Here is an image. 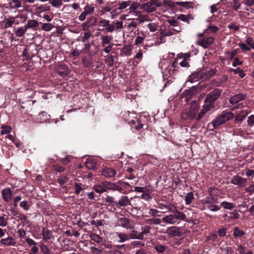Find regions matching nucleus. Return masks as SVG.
<instances>
[{
	"label": "nucleus",
	"mask_w": 254,
	"mask_h": 254,
	"mask_svg": "<svg viewBox=\"0 0 254 254\" xmlns=\"http://www.w3.org/2000/svg\"><path fill=\"white\" fill-rule=\"evenodd\" d=\"M54 27L52 23H44L42 25V29L46 31H50Z\"/></svg>",
	"instance_id": "obj_51"
},
{
	"label": "nucleus",
	"mask_w": 254,
	"mask_h": 254,
	"mask_svg": "<svg viewBox=\"0 0 254 254\" xmlns=\"http://www.w3.org/2000/svg\"><path fill=\"white\" fill-rule=\"evenodd\" d=\"M221 205L224 208L229 210H231L235 207V205L231 202L227 201H223L221 203Z\"/></svg>",
	"instance_id": "obj_36"
},
{
	"label": "nucleus",
	"mask_w": 254,
	"mask_h": 254,
	"mask_svg": "<svg viewBox=\"0 0 254 254\" xmlns=\"http://www.w3.org/2000/svg\"><path fill=\"white\" fill-rule=\"evenodd\" d=\"M231 183L239 188H243L246 186L247 180L246 179L243 178L240 176L235 175L232 178Z\"/></svg>",
	"instance_id": "obj_6"
},
{
	"label": "nucleus",
	"mask_w": 254,
	"mask_h": 254,
	"mask_svg": "<svg viewBox=\"0 0 254 254\" xmlns=\"http://www.w3.org/2000/svg\"><path fill=\"white\" fill-rule=\"evenodd\" d=\"M166 233L172 237H179L181 235L180 228L175 226L168 228L166 230Z\"/></svg>",
	"instance_id": "obj_12"
},
{
	"label": "nucleus",
	"mask_w": 254,
	"mask_h": 254,
	"mask_svg": "<svg viewBox=\"0 0 254 254\" xmlns=\"http://www.w3.org/2000/svg\"><path fill=\"white\" fill-rule=\"evenodd\" d=\"M227 229L226 228L223 227L221 229H219L218 230V233L220 237H224L226 234Z\"/></svg>",
	"instance_id": "obj_62"
},
{
	"label": "nucleus",
	"mask_w": 254,
	"mask_h": 254,
	"mask_svg": "<svg viewBox=\"0 0 254 254\" xmlns=\"http://www.w3.org/2000/svg\"><path fill=\"white\" fill-rule=\"evenodd\" d=\"M143 8L147 12H152L156 9L155 4L153 2H147L143 4Z\"/></svg>",
	"instance_id": "obj_16"
},
{
	"label": "nucleus",
	"mask_w": 254,
	"mask_h": 254,
	"mask_svg": "<svg viewBox=\"0 0 254 254\" xmlns=\"http://www.w3.org/2000/svg\"><path fill=\"white\" fill-rule=\"evenodd\" d=\"M233 117L234 114L232 112L223 111L215 120L212 121L211 124L213 128L216 129L221 125L233 119Z\"/></svg>",
	"instance_id": "obj_2"
},
{
	"label": "nucleus",
	"mask_w": 254,
	"mask_h": 254,
	"mask_svg": "<svg viewBox=\"0 0 254 254\" xmlns=\"http://www.w3.org/2000/svg\"><path fill=\"white\" fill-rule=\"evenodd\" d=\"M193 198V194L192 192L188 193L185 198L186 203L187 204H190Z\"/></svg>",
	"instance_id": "obj_38"
},
{
	"label": "nucleus",
	"mask_w": 254,
	"mask_h": 254,
	"mask_svg": "<svg viewBox=\"0 0 254 254\" xmlns=\"http://www.w3.org/2000/svg\"><path fill=\"white\" fill-rule=\"evenodd\" d=\"M236 250L237 252H238L239 254H245L246 253L245 248L241 244L238 246Z\"/></svg>",
	"instance_id": "obj_63"
},
{
	"label": "nucleus",
	"mask_w": 254,
	"mask_h": 254,
	"mask_svg": "<svg viewBox=\"0 0 254 254\" xmlns=\"http://www.w3.org/2000/svg\"><path fill=\"white\" fill-rule=\"evenodd\" d=\"M16 18V17L10 16L8 18H6L3 21L4 28H8L11 27L14 24Z\"/></svg>",
	"instance_id": "obj_17"
},
{
	"label": "nucleus",
	"mask_w": 254,
	"mask_h": 254,
	"mask_svg": "<svg viewBox=\"0 0 254 254\" xmlns=\"http://www.w3.org/2000/svg\"><path fill=\"white\" fill-rule=\"evenodd\" d=\"M86 22L90 25V26L92 27L96 25L97 19L94 16H90L87 18Z\"/></svg>",
	"instance_id": "obj_47"
},
{
	"label": "nucleus",
	"mask_w": 254,
	"mask_h": 254,
	"mask_svg": "<svg viewBox=\"0 0 254 254\" xmlns=\"http://www.w3.org/2000/svg\"><path fill=\"white\" fill-rule=\"evenodd\" d=\"M222 90L216 88L210 92L205 98L202 109L196 117L197 121H199L206 113L214 107V102L220 97Z\"/></svg>",
	"instance_id": "obj_1"
},
{
	"label": "nucleus",
	"mask_w": 254,
	"mask_h": 254,
	"mask_svg": "<svg viewBox=\"0 0 254 254\" xmlns=\"http://www.w3.org/2000/svg\"><path fill=\"white\" fill-rule=\"evenodd\" d=\"M186 217V215L183 212H177L165 216L162 218V220L167 224H175L185 220Z\"/></svg>",
	"instance_id": "obj_3"
},
{
	"label": "nucleus",
	"mask_w": 254,
	"mask_h": 254,
	"mask_svg": "<svg viewBox=\"0 0 254 254\" xmlns=\"http://www.w3.org/2000/svg\"><path fill=\"white\" fill-rule=\"evenodd\" d=\"M106 254H123V253L118 249H112V250L107 251V252H106Z\"/></svg>",
	"instance_id": "obj_55"
},
{
	"label": "nucleus",
	"mask_w": 254,
	"mask_h": 254,
	"mask_svg": "<svg viewBox=\"0 0 254 254\" xmlns=\"http://www.w3.org/2000/svg\"><path fill=\"white\" fill-rule=\"evenodd\" d=\"M142 198L145 200L149 201L150 199H151L152 197L150 196V195L148 193L143 192L140 197L139 196H134V200L136 201H138L140 200V199Z\"/></svg>",
	"instance_id": "obj_29"
},
{
	"label": "nucleus",
	"mask_w": 254,
	"mask_h": 254,
	"mask_svg": "<svg viewBox=\"0 0 254 254\" xmlns=\"http://www.w3.org/2000/svg\"><path fill=\"white\" fill-rule=\"evenodd\" d=\"M139 6V3L137 2H133L131 3L129 7V12L130 14H134L135 13H139V11H137L136 9Z\"/></svg>",
	"instance_id": "obj_25"
},
{
	"label": "nucleus",
	"mask_w": 254,
	"mask_h": 254,
	"mask_svg": "<svg viewBox=\"0 0 254 254\" xmlns=\"http://www.w3.org/2000/svg\"><path fill=\"white\" fill-rule=\"evenodd\" d=\"M216 69H211L209 71L203 72H202V80H208L211 77L214 76L216 74Z\"/></svg>",
	"instance_id": "obj_20"
},
{
	"label": "nucleus",
	"mask_w": 254,
	"mask_h": 254,
	"mask_svg": "<svg viewBox=\"0 0 254 254\" xmlns=\"http://www.w3.org/2000/svg\"><path fill=\"white\" fill-rule=\"evenodd\" d=\"M83 9L85 10L87 13L92 14L94 11L95 8L92 4H88L84 6Z\"/></svg>",
	"instance_id": "obj_43"
},
{
	"label": "nucleus",
	"mask_w": 254,
	"mask_h": 254,
	"mask_svg": "<svg viewBox=\"0 0 254 254\" xmlns=\"http://www.w3.org/2000/svg\"><path fill=\"white\" fill-rule=\"evenodd\" d=\"M38 22L36 20H30L28 21L27 24L25 25L27 29L37 27Z\"/></svg>",
	"instance_id": "obj_35"
},
{
	"label": "nucleus",
	"mask_w": 254,
	"mask_h": 254,
	"mask_svg": "<svg viewBox=\"0 0 254 254\" xmlns=\"http://www.w3.org/2000/svg\"><path fill=\"white\" fill-rule=\"evenodd\" d=\"M168 211L171 212L172 213H176L177 212H180L176 206L175 205L170 203H167V206L166 207V210L164 211H162V213H166Z\"/></svg>",
	"instance_id": "obj_27"
},
{
	"label": "nucleus",
	"mask_w": 254,
	"mask_h": 254,
	"mask_svg": "<svg viewBox=\"0 0 254 254\" xmlns=\"http://www.w3.org/2000/svg\"><path fill=\"white\" fill-rule=\"evenodd\" d=\"M214 41V39L212 37H209L205 39L198 41L197 43L201 47L207 48L209 46L211 45Z\"/></svg>",
	"instance_id": "obj_15"
},
{
	"label": "nucleus",
	"mask_w": 254,
	"mask_h": 254,
	"mask_svg": "<svg viewBox=\"0 0 254 254\" xmlns=\"http://www.w3.org/2000/svg\"><path fill=\"white\" fill-rule=\"evenodd\" d=\"M231 71H233L235 74H238L241 78H244L246 75L243 70L241 69L240 67L236 69H231Z\"/></svg>",
	"instance_id": "obj_48"
},
{
	"label": "nucleus",
	"mask_w": 254,
	"mask_h": 254,
	"mask_svg": "<svg viewBox=\"0 0 254 254\" xmlns=\"http://www.w3.org/2000/svg\"><path fill=\"white\" fill-rule=\"evenodd\" d=\"M217 198H216L213 195H210L205 197V198L202 200V202L204 204H210L213 203L217 202Z\"/></svg>",
	"instance_id": "obj_30"
},
{
	"label": "nucleus",
	"mask_w": 254,
	"mask_h": 254,
	"mask_svg": "<svg viewBox=\"0 0 254 254\" xmlns=\"http://www.w3.org/2000/svg\"><path fill=\"white\" fill-rule=\"evenodd\" d=\"M245 235V232L243 230H241L238 227H235L234 228L233 236L235 238L241 237Z\"/></svg>",
	"instance_id": "obj_34"
},
{
	"label": "nucleus",
	"mask_w": 254,
	"mask_h": 254,
	"mask_svg": "<svg viewBox=\"0 0 254 254\" xmlns=\"http://www.w3.org/2000/svg\"><path fill=\"white\" fill-rule=\"evenodd\" d=\"M105 201H106V203H108V204H107L108 205H110L112 203H115V202L114 201V197L113 196H110V195H107L105 198Z\"/></svg>",
	"instance_id": "obj_59"
},
{
	"label": "nucleus",
	"mask_w": 254,
	"mask_h": 254,
	"mask_svg": "<svg viewBox=\"0 0 254 254\" xmlns=\"http://www.w3.org/2000/svg\"><path fill=\"white\" fill-rule=\"evenodd\" d=\"M167 249V247L162 245H157L155 247V249L159 253L164 252Z\"/></svg>",
	"instance_id": "obj_49"
},
{
	"label": "nucleus",
	"mask_w": 254,
	"mask_h": 254,
	"mask_svg": "<svg viewBox=\"0 0 254 254\" xmlns=\"http://www.w3.org/2000/svg\"><path fill=\"white\" fill-rule=\"evenodd\" d=\"M0 243L6 246H14L15 242L11 237H8L6 239H2L0 240Z\"/></svg>",
	"instance_id": "obj_19"
},
{
	"label": "nucleus",
	"mask_w": 254,
	"mask_h": 254,
	"mask_svg": "<svg viewBox=\"0 0 254 254\" xmlns=\"http://www.w3.org/2000/svg\"><path fill=\"white\" fill-rule=\"evenodd\" d=\"M206 242H218V236L216 233H213L209 235L207 237L206 239Z\"/></svg>",
	"instance_id": "obj_44"
},
{
	"label": "nucleus",
	"mask_w": 254,
	"mask_h": 254,
	"mask_svg": "<svg viewBox=\"0 0 254 254\" xmlns=\"http://www.w3.org/2000/svg\"><path fill=\"white\" fill-rule=\"evenodd\" d=\"M112 39V37H109L108 35L104 36L102 37V44L103 46L106 44H110Z\"/></svg>",
	"instance_id": "obj_46"
},
{
	"label": "nucleus",
	"mask_w": 254,
	"mask_h": 254,
	"mask_svg": "<svg viewBox=\"0 0 254 254\" xmlns=\"http://www.w3.org/2000/svg\"><path fill=\"white\" fill-rule=\"evenodd\" d=\"M116 174L117 171L115 169L109 167L104 168L101 172L102 175L107 178H113Z\"/></svg>",
	"instance_id": "obj_11"
},
{
	"label": "nucleus",
	"mask_w": 254,
	"mask_h": 254,
	"mask_svg": "<svg viewBox=\"0 0 254 254\" xmlns=\"http://www.w3.org/2000/svg\"><path fill=\"white\" fill-rule=\"evenodd\" d=\"M56 71L61 76L67 75L70 72L67 66L64 63L59 64L56 68Z\"/></svg>",
	"instance_id": "obj_8"
},
{
	"label": "nucleus",
	"mask_w": 254,
	"mask_h": 254,
	"mask_svg": "<svg viewBox=\"0 0 254 254\" xmlns=\"http://www.w3.org/2000/svg\"><path fill=\"white\" fill-rule=\"evenodd\" d=\"M245 191L249 193L250 195H252L254 193V185H250L249 187L245 189Z\"/></svg>",
	"instance_id": "obj_61"
},
{
	"label": "nucleus",
	"mask_w": 254,
	"mask_h": 254,
	"mask_svg": "<svg viewBox=\"0 0 254 254\" xmlns=\"http://www.w3.org/2000/svg\"><path fill=\"white\" fill-rule=\"evenodd\" d=\"M146 222L150 224H159L161 223V219L157 218H153L146 220Z\"/></svg>",
	"instance_id": "obj_52"
},
{
	"label": "nucleus",
	"mask_w": 254,
	"mask_h": 254,
	"mask_svg": "<svg viewBox=\"0 0 254 254\" xmlns=\"http://www.w3.org/2000/svg\"><path fill=\"white\" fill-rule=\"evenodd\" d=\"M227 78L225 76H223L220 78L215 79L213 80V84L216 86H220L227 80Z\"/></svg>",
	"instance_id": "obj_32"
},
{
	"label": "nucleus",
	"mask_w": 254,
	"mask_h": 254,
	"mask_svg": "<svg viewBox=\"0 0 254 254\" xmlns=\"http://www.w3.org/2000/svg\"><path fill=\"white\" fill-rule=\"evenodd\" d=\"M27 30V29L25 25L23 27H19L15 31V34L18 37H23Z\"/></svg>",
	"instance_id": "obj_26"
},
{
	"label": "nucleus",
	"mask_w": 254,
	"mask_h": 254,
	"mask_svg": "<svg viewBox=\"0 0 254 254\" xmlns=\"http://www.w3.org/2000/svg\"><path fill=\"white\" fill-rule=\"evenodd\" d=\"M68 174L65 172L64 175H60L57 179L58 182L61 185H63L68 182Z\"/></svg>",
	"instance_id": "obj_24"
},
{
	"label": "nucleus",
	"mask_w": 254,
	"mask_h": 254,
	"mask_svg": "<svg viewBox=\"0 0 254 254\" xmlns=\"http://www.w3.org/2000/svg\"><path fill=\"white\" fill-rule=\"evenodd\" d=\"M207 208L212 211H217L220 209V207L217 205L213 204L208 205Z\"/></svg>",
	"instance_id": "obj_60"
},
{
	"label": "nucleus",
	"mask_w": 254,
	"mask_h": 254,
	"mask_svg": "<svg viewBox=\"0 0 254 254\" xmlns=\"http://www.w3.org/2000/svg\"><path fill=\"white\" fill-rule=\"evenodd\" d=\"M2 198L6 202H9L12 198V191L10 188H7L1 191Z\"/></svg>",
	"instance_id": "obj_14"
},
{
	"label": "nucleus",
	"mask_w": 254,
	"mask_h": 254,
	"mask_svg": "<svg viewBox=\"0 0 254 254\" xmlns=\"http://www.w3.org/2000/svg\"><path fill=\"white\" fill-rule=\"evenodd\" d=\"M245 98H246L245 95L241 94V93H239V94H236V95H234L233 96H232V97H231L229 101L231 104L234 105V104L238 103L240 101H241L244 100L245 99Z\"/></svg>",
	"instance_id": "obj_13"
},
{
	"label": "nucleus",
	"mask_w": 254,
	"mask_h": 254,
	"mask_svg": "<svg viewBox=\"0 0 254 254\" xmlns=\"http://www.w3.org/2000/svg\"><path fill=\"white\" fill-rule=\"evenodd\" d=\"M201 79L202 80V71H198L191 73V74L189 76L187 81L190 82V83H193L197 82Z\"/></svg>",
	"instance_id": "obj_10"
},
{
	"label": "nucleus",
	"mask_w": 254,
	"mask_h": 254,
	"mask_svg": "<svg viewBox=\"0 0 254 254\" xmlns=\"http://www.w3.org/2000/svg\"><path fill=\"white\" fill-rule=\"evenodd\" d=\"M247 123L248 125L250 127L254 126V115H251L248 118Z\"/></svg>",
	"instance_id": "obj_57"
},
{
	"label": "nucleus",
	"mask_w": 254,
	"mask_h": 254,
	"mask_svg": "<svg viewBox=\"0 0 254 254\" xmlns=\"http://www.w3.org/2000/svg\"><path fill=\"white\" fill-rule=\"evenodd\" d=\"M104 185L107 188V190H110L112 191H118L122 192L123 190L122 187L118 185L116 183H111L107 181L104 182Z\"/></svg>",
	"instance_id": "obj_9"
},
{
	"label": "nucleus",
	"mask_w": 254,
	"mask_h": 254,
	"mask_svg": "<svg viewBox=\"0 0 254 254\" xmlns=\"http://www.w3.org/2000/svg\"><path fill=\"white\" fill-rule=\"evenodd\" d=\"M117 224L119 226L126 229H131L133 227V222L123 216L118 219Z\"/></svg>",
	"instance_id": "obj_7"
},
{
	"label": "nucleus",
	"mask_w": 254,
	"mask_h": 254,
	"mask_svg": "<svg viewBox=\"0 0 254 254\" xmlns=\"http://www.w3.org/2000/svg\"><path fill=\"white\" fill-rule=\"evenodd\" d=\"M42 235L43 240L46 241L51 239V238L53 237L52 232L50 230L46 229L45 228H42Z\"/></svg>",
	"instance_id": "obj_18"
},
{
	"label": "nucleus",
	"mask_w": 254,
	"mask_h": 254,
	"mask_svg": "<svg viewBox=\"0 0 254 254\" xmlns=\"http://www.w3.org/2000/svg\"><path fill=\"white\" fill-rule=\"evenodd\" d=\"M9 5L11 8H17L21 6V2L19 0H12L9 2Z\"/></svg>",
	"instance_id": "obj_33"
},
{
	"label": "nucleus",
	"mask_w": 254,
	"mask_h": 254,
	"mask_svg": "<svg viewBox=\"0 0 254 254\" xmlns=\"http://www.w3.org/2000/svg\"><path fill=\"white\" fill-rule=\"evenodd\" d=\"M105 63L108 67H112L114 65V57L112 55H110L107 57L105 59Z\"/></svg>",
	"instance_id": "obj_37"
},
{
	"label": "nucleus",
	"mask_w": 254,
	"mask_h": 254,
	"mask_svg": "<svg viewBox=\"0 0 254 254\" xmlns=\"http://www.w3.org/2000/svg\"><path fill=\"white\" fill-rule=\"evenodd\" d=\"M196 92V88L193 86L189 90H186L184 93L186 96V100L191 98V97Z\"/></svg>",
	"instance_id": "obj_22"
},
{
	"label": "nucleus",
	"mask_w": 254,
	"mask_h": 254,
	"mask_svg": "<svg viewBox=\"0 0 254 254\" xmlns=\"http://www.w3.org/2000/svg\"><path fill=\"white\" fill-rule=\"evenodd\" d=\"M90 238L92 240L99 244L103 243V241L104 240L103 238L95 233H91L90 235Z\"/></svg>",
	"instance_id": "obj_28"
},
{
	"label": "nucleus",
	"mask_w": 254,
	"mask_h": 254,
	"mask_svg": "<svg viewBox=\"0 0 254 254\" xmlns=\"http://www.w3.org/2000/svg\"><path fill=\"white\" fill-rule=\"evenodd\" d=\"M4 214H3L2 216H0V226L2 227L6 226L7 224V220L4 217Z\"/></svg>",
	"instance_id": "obj_53"
},
{
	"label": "nucleus",
	"mask_w": 254,
	"mask_h": 254,
	"mask_svg": "<svg viewBox=\"0 0 254 254\" xmlns=\"http://www.w3.org/2000/svg\"><path fill=\"white\" fill-rule=\"evenodd\" d=\"M134 200V197L129 198L127 195H122L118 202H115V205L117 206L126 207L128 205L132 206L131 200Z\"/></svg>",
	"instance_id": "obj_5"
},
{
	"label": "nucleus",
	"mask_w": 254,
	"mask_h": 254,
	"mask_svg": "<svg viewBox=\"0 0 254 254\" xmlns=\"http://www.w3.org/2000/svg\"><path fill=\"white\" fill-rule=\"evenodd\" d=\"M198 106L195 101H193L191 102L190 107L189 111L183 112L181 115L182 118L187 119L189 118L190 119H194L198 111Z\"/></svg>",
	"instance_id": "obj_4"
},
{
	"label": "nucleus",
	"mask_w": 254,
	"mask_h": 254,
	"mask_svg": "<svg viewBox=\"0 0 254 254\" xmlns=\"http://www.w3.org/2000/svg\"><path fill=\"white\" fill-rule=\"evenodd\" d=\"M85 166L88 169L95 170L97 168V162L94 159H89L85 162Z\"/></svg>",
	"instance_id": "obj_23"
},
{
	"label": "nucleus",
	"mask_w": 254,
	"mask_h": 254,
	"mask_svg": "<svg viewBox=\"0 0 254 254\" xmlns=\"http://www.w3.org/2000/svg\"><path fill=\"white\" fill-rule=\"evenodd\" d=\"M253 41V39L251 37L247 38L246 40L247 44L254 49V42Z\"/></svg>",
	"instance_id": "obj_64"
},
{
	"label": "nucleus",
	"mask_w": 254,
	"mask_h": 254,
	"mask_svg": "<svg viewBox=\"0 0 254 254\" xmlns=\"http://www.w3.org/2000/svg\"><path fill=\"white\" fill-rule=\"evenodd\" d=\"M91 250L94 254H106L107 251L104 250V248L99 249L95 247H91Z\"/></svg>",
	"instance_id": "obj_40"
},
{
	"label": "nucleus",
	"mask_w": 254,
	"mask_h": 254,
	"mask_svg": "<svg viewBox=\"0 0 254 254\" xmlns=\"http://www.w3.org/2000/svg\"><path fill=\"white\" fill-rule=\"evenodd\" d=\"M116 234L118 237V238L120 239L118 240V242H119V243H123V242L128 241L130 239L129 235L126 233L117 232L116 233Z\"/></svg>",
	"instance_id": "obj_21"
},
{
	"label": "nucleus",
	"mask_w": 254,
	"mask_h": 254,
	"mask_svg": "<svg viewBox=\"0 0 254 254\" xmlns=\"http://www.w3.org/2000/svg\"><path fill=\"white\" fill-rule=\"evenodd\" d=\"M82 62L85 67H90L92 65V60L90 58L84 57L82 59Z\"/></svg>",
	"instance_id": "obj_41"
},
{
	"label": "nucleus",
	"mask_w": 254,
	"mask_h": 254,
	"mask_svg": "<svg viewBox=\"0 0 254 254\" xmlns=\"http://www.w3.org/2000/svg\"><path fill=\"white\" fill-rule=\"evenodd\" d=\"M159 211L156 209L150 208L148 212V214L146 215V217L149 216H159Z\"/></svg>",
	"instance_id": "obj_39"
},
{
	"label": "nucleus",
	"mask_w": 254,
	"mask_h": 254,
	"mask_svg": "<svg viewBox=\"0 0 254 254\" xmlns=\"http://www.w3.org/2000/svg\"><path fill=\"white\" fill-rule=\"evenodd\" d=\"M94 190L98 193H103L104 192H107V188L104 185V182L102 183L101 185H97L94 187Z\"/></svg>",
	"instance_id": "obj_31"
},
{
	"label": "nucleus",
	"mask_w": 254,
	"mask_h": 254,
	"mask_svg": "<svg viewBox=\"0 0 254 254\" xmlns=\"http://www.w3.org/2000/svg\"><path fill=\"white\" fill-rule=\"evenodd\" d=\"M11 130V128L9 126H2L1 130V134H5L9 133Z\"/></svg>",
	"instance_id": "obj_54"
},
{
	"label": "nucleus",
	"mask_w": 254,
	"mask_h": 254,
	"mask_svg": "<svg viewBox=\"0 0 254 254\" xmlns=\"http://www.w3.org/2000/svg\"><path fill=\"white\" fill-rule=\"evenodd\" d=\"M110 3L111 2H108L106 3V6L102 7L100 10L101 14L103 15L105 13L111 11L112 8L110 7Z\"/></svg>",
	"instance_id": "obj_42"
},
{
	"label": "nucleus",
	"mask_w": 254,
	"mask_h": 254,
	"mask_svg": "<svg viewBox=\"0 0 254 254\" xmlns=\"http://www.w3.org/2000/svg\"><path fill=\"white\" fill-rule=\"evenodd\" d=\"M239 1V0H233V8L236 11H237L241 6V3Z\"/></svg>",
	"instance_id": "obj_56"
},
{
	"label": "nucleus",
	"mask_w": 254,
	"mask_h": 254,
	"mask_svg": "<svg viewBox=\"0 0 254 254\" xmlns=\"http://www.w3.org/2000/svg\"><path fill=\"white\" fill-rule=\"evenodd\" d=\"M53 169L59 173L64 172L65 171V168L60 166L59 164H55L52 166Z\"/></svg>",
	"instance_id": "obj_45"
},
{
	"label": "nucleus",
	"mask_w": 254,
	"mask_h": 254,
	"mask_svg": "<svg viewBox=\"0 0 254 254\" xmlns=\"http://www.w3.org/2000/svg\"><path fill=\"white\" fill-rule=\"evenodd\" d=\"M147 27L151 32H155L157 30V25L154 23H150L148 24Z\"/></svg>",
	"instance_id": "obj_58"
},
{
	"label": "nucleus",
	"mask_w": 254,
	"mask_h": 254,
	"mask_svg": "<svg viewBox=\"0 0 254 254\" xmlns=\"http://www.w3.org/2000/svg\"><path fill=\"white\" fill-rule=\"evenodd\" d=\"M130 1H125L119 3V6L118 7V10H122L127 8L129 5Z\"/></svg>",
	"instance_id": "obj_50"
}]
</instances>
